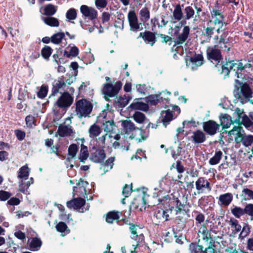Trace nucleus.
Returning a JSON list of instances; mask_svg holds the SVG:
<instances>
[{"mask_svg":"<svg viewBox=\"0 0 253 253\" xmlns=\"http://www.w3.org/2000/svg\"><path fill=\"white\" fill-rule=\"evenodd\" d=\"M231 49L230 44L227 41L221 36L217 44L207 48L206 53L207 59L211 62H217L215 65L218 74L223 76L224 80L230 77V74L235 66V60H231L229 57H226L223 60L221 49L229 51Z\"/></svg>","mask_w":253,"mask_h":253,"instance_id":"1","label":"nucleus"},{"mask_svg":"<svg viewBox=\"0 0 253 253\" xmlns=\"http://www.w3.org/2000/svg\"><path fill=\"white\" fill-rule=\"evenodd\" d=\"M76 141H80V150L78 158H105L106 153L103 147L99 145H93L88 149L87 146L85 145V139L84 138H77Z\"/></svg>","mask_w":253,"mask_h":253,"instance_id":"2","label":"nucleus"},{"mask_svg":"<svg viewBox=\"0 0 253 253\" xmlns=\"http://www.w3.org/2000/svg\"><path fill=\"white\" fill-rule=\"evenodd\" d=\"M235 83L233 92L237 99L243 100L242 96L247 99L253 97V92L249 85L250 83L247 81L243 83L238 79L235 80Z\"/></svg>","mask_w":253,"mask_h":253,"instance_id":"3","label":"nucleus"},{"mask_svg":"<svg viewBox=\"0 0 253 253\" xmlns=\"http://www.w3.org/2000/svg\"><path fill=\"white\" fill-rule=\"evenodd\" d=\"M93 106L86 99H81L76 102V112L79 118L89 117Z\"/></svg>","mask_w":253,"mask_h":253,"instance_id":"4","label":"nucleus"},{"mask_svg":"<svg viewBox=\"0 0 253 253\" xmlns=\"http://www.w3.org/2000/svg\"><path fill=\"white\" fill-rule=\"evenodd\" d=\"M122 87V83L120 81H117L114 85L111 83H105L103 84L102 89V93L106 101H110V97L116 96Z\"/></svg>","mask_w":253,"mask_h":253,"instance_id":"5","label":"nucleus"},{"mask_svg":"<svg viewBox=\"0 0 253 253\" xmlns=\"http://www.w3.org/2000/svg\"><path fill=\"white\" fill-rule=\"evenodd\" d=\"M237 63H235L237 65V70L235 71V76L237 79H241L243 82L247 81L249 83H252L253 81V76L251 74L249 75H245V65L243 64L241 60H237Z\"/></svg>","mask_w":253,"mask_h":253,"instance_id":"6","label":"nucleus"},{"mask_svg":"<svg viewBox=\"0 0 253 253\" xmlns=\"http://www.w3.org/2000/svg\"><path fill=\"white\" fill-rule=\"evenodd\" d=\"M127 17L130 31L137 32L143 30V27L140 26L141 23L138 22V18L134 10L130 11L128 12Z\"/></svg>","mask_w":253,"mask_h":253,"instance_id":"7","label":"nucleus"},{"mask_svg":"<svg viewBox=\"0 0 253 253\" xmlns=\"http://www.w3.org/2000/svg\"><path fill=\"white\" fill-rule=\"evenodd\" d=\"M220 125L213 120H210L203 123L204 131L209 135H215L219 131Z\"/></svg>","mask_w":253,"mask_h":253,"instance_id":"8","label":"nucleus"},{"mask_svg":"<svg viewBox=\"0 0 253 253\" xmlns=\"http://www.w3.org/2000/svg\"><path fill=\"white\" fill-rule=\"evenodd\" d=\"M73 102V97L68 91L62 93L60 97L57 99L56 104L60 108L66 109L69 107Z\"/></svg>","mask_w":253,"mask_h":253,"instance_id":"9","label":"nucleus"},{"mask_svg":"<svg viewBox=\"0 0 253 253\" xmlns=\"http://www.w3.org/2000/svg\"><path fill=\"white\" fill-rule=\"evenodd\" d=\"M157 34L156 32L146 30L143 32H140L137 39L141 38L146 43L150 44L151 46H153L157 42L156 35Z\"/></svg>","mask_w":253,"mask_h":253,"instance_id":"10","label":"nucleus"},{"mask_svg":"<svg viewBox=\"0 0 253 253\" xmlns=\"http://www.w3.org/2000/svg\"><path fill=\"white\" fill-rule=\"evenodd\" d=\"M155 192L153 193L154 197H160L162 194H166L170 191V187L166 179L159 181V186L154 189Z\"/></svg>","mask_w":253,"mask_h":253,"instance_id":"11","label":"nucleus"},{"mask_svg":"<svg viewBox=\"0 0 253 253\" xmlns=\"http://www.w3.org/2000/svg\"><path fill=\"white\" fill-rule=\"evenodd\" d=\"M236 143H241L246 147H248L253 143V135L242 134L241 131H238L237 133V136L235 138Z\"/></svg>","mask_w":253,"mask_h":253,"instance_id":"12","label":"nucleus"},{"mask_svg":"<svg viewBox=\"0 0 253 253\" xmlns=\"http://www.w3.org/2000/svg\"><path fill=\"white\" fill-rule=\"evenodd\" d=\"M196 188L198 194L203 192L206 189L210 191L211 189L210 182L205 177H200L195 182Z\"/></svg>","mask_w":253,"mask_h":253,"instance_id":"13","label":"nucleus"},{"mask_svg":"<svg viewBox=\"0 0 253 253\" xmlns=\"http://www.w3.org/2000/svg\"><path fill=\"white\" fill-rule=\"evenodd\" d=\"M85 201L82 198H74L72 200L67 202V207L69 209H74V210H78L80 212H84L82 210L81 211L82 208L85 205Z\"/></svg>","mask_w":253,"mask_h":253,"instance_id":"14","label":"nucleus"},{"mask_svg":"<svg viewBox=\"0 0 253 253\" xmlns=\"http://www.w3.org/2000/svg\"><path fill=\"white\" fill-rule=\"evenodd\" d=\"M217 199L219 206L221 207H227L233 201V195L231 193H226L220 195Z\"/></svg>","mask_w":253,"mask_h":253,"instance_id":"15","label":"nucleus"},{"mask_svg":"<svg viewBox=\"0 0 253 253\" xmlns=\"http://www.w3.org/2000/svg\"><path fill=\"white\" fill-rule=\"evenodd\" d=\"M88 185V183L84 181L82 179L77 184V186L73 187V193L74 195L77 196H84L86 195V186Z\"/></svg>","mask_w":253,"mask_h":253,"instance_id":"16","label":"nucleus"},{"mask_svg":"<svg viewBox=\"0 0 253 253\" xmlns=\"http://www.w3.org/2000/svg\"><path fill=\"white\" fill-rule=\"evenodd\" d=\"M80 10L83 15L90 20L95 19L97 16V10L86 5H82L80 7Z\"/></svg>","mask_w":253,"mask_h":253,"instance_id":"17","label":"nucleus"},{"mask_svg":"<svg viewBox=\"0 0 253 253\" xmlns=\"http://www.w3.org/2000/svg\"><path fill=\"white\" fill-rule=\"evenodd\" d=\"M211 14L212 18L214 19V20L213 21L210 20L208 24L213 22L215 25L217 24L223 25L224 17L219 10L216 8H213L211 11Z\"/></svg>","mask_w":253,"mask_h":253,"instance_id":"18","label":"nucleus"},{"mask_svg":"<svg viewBox=\"0 0 253 253\" xmlns=\"http://www.w3.org/2000/svg\"><path fill=\"white\" fill-rule=\"evenodd\" d=\"M66 54L67 50L63 49L62 47L56 48L55 53L52 55L53 61L58 65L64 63V57H66Z\"/></svg>","mask_w":253,"mask_h":253,"instance_id":"19","label":"nucleus"},{"mask_svg":"<svg viewBox=\"0 0 253 253\" xmlns=\"http://www.w3.org/2000/svg\"><path fill=\"white\" fill-rule=\"evenodd\" d=\"M236 113L237 118L234 120H233V124L235 123L238 125V126H234L233 128L229 131V133L230 134H233L234 131H237V132L238 131H241V130L242 129L241 127V125H242V121L241 122L240 121L241 118L243 117H242V113L241 112L240 109L238 108L236 109Z\"/></svg>","mask_w":253,"mask_h":253,"instance_id":"20","label":"nucleus"},{"mask_svg":"<svg viewBox=\"0 0 253 253\" xmlns=\"http://www.w3.org/2000/svg\"><path fill=\"white\" fill-rule=\"evenodd\" d=\"M131 99V97L128 95H120L116 97L114 100V104L118 108H124L128 104Z\"/></svg>","mask_w":253,"mask_h":253,"instance_id":"21","label":"nucleus"},{"mask_svg":"<svg viewBox=\"0 0 253 253\" xmlns=\"http://www.w3.org/2000/svg\"><path fill=\"white\" fill-rule=\"evenodd\" d=\"M189 33V27L188 26H184L181 34L177 37L176 41L175 42L174 45H180L185 42L188 38Z\"/></svg>","mask_w":253,"mask_h":253,"instance_id":"22","label":"nucleus"},{"mask_svg":"<svg viewBox=\"0 0 253 253\" xmlns=\"http://www.w3.org/2000/svg\"><path fill=\"white\" fill-rule=\"evenodd\" d=\"M191 138L194 143L200 144L205 141L206 140V136L204 132L198 129L193 132Z\"/></svg>","mask_w":253,"mask_h":253,"instance_id":"23","label":"nucleus"},{"mask_svg":"<svg viewBox=\"0 0 253 253\" xmlns=\"http://www.w3.org/2000/svg\"><path fill=\"white\" fill-rule=\"evenodd\" d=\"M220 119V126H222V129L229 128L231 125L233 124V120L231 117L227 114H221L219 117Z\"/></svg>","mask_w":253,"mask_h":253,"instance_id":"24","label":"nucleus"},{"mask_svg":"<svg viewBox=\"0 0 253 253\" xmlns=\"http://www.w3.org/2000/svg\"><path fill=\"white\" fill-rule=\"evenodd\" d=\"M93 162L96 163H99L101 164V167L100 169H103L104 170L108 171L112 168L113 166V161L114 159H91Z\"/></svg>","mask_w":253,"mask_h":253,"instance_id":"25","label":"nucleus"},{"mask_svg":"<svg viewBox=\"0 0 253 253\" xmlns=\"http://www.w3.org/2000/svg\"><path fill=\"white\" fill-rule=\"evenodd\" d=\"M66 86V83L62 78H60L58 80L55 81L52 84L51 95L55 96L59 92V89Z\"/></svg>","mask_w":253,"mask_h":253,"instance_id":"26","label":"nucleus"},{"mask_svg":"<svg viewBox=\"0 0 253 253\" xmlns=\"http://www.w3.org/2000/svg\"><path fill=\"white\" fill-rule=\"evenodd\" d=\"M29 249L32 251L39 250L42 246V242L40 238L37 237L32 238L28 240Z\"/></svg>","mask_w":253,"mask_h":253,"instance_id":"27","label":"nucleus"},{"mask_svg":"<svg viewBox=\"0 0 253 253\" xmlns=\"http://www.w3.org/2000/svg\"><path fill=\"white\" fill-rule=\"evenodd\" d=\"M245 208H243L234 205H233L230 208V211L232 214L236 218H240L242 216L245 214Z\"/></svg>","mask_w":253,"mask_h":253,"instance_id":"28","label":"nucleus"},{"mask_svg":"<svg viewBox=\"0 0 253 253\" xmlns=\"http://www.w3.org/2000/svg\"><path fill=\"white\" fill-rule=\"evenodd\" d=\"M125 133L129 134L134 130L138 129L135 127L133 123L130 120H124L122 123Z\"/></svg>","mask_w":253,"mask_h":253,"instance_id":"29","label":"nucleus"},{"mask_svg":"<svg viewBox=\"0 0 253 253\" xmlns=\"http://www.w3.org/2000/svg\"><path fill=\"white\" fill-rule=\"evenodd\" d=\"M57 133L58 135L62 137L70 136L73 133V130L71 127H69L67 126L60 125L58 126Z\"/></svg>","mask_w":253,"mask_h":253,"instance_id":"30","label":"nucleus"},{"mask_svg":"<svg viewBox=\"0 0 253 253\" xmlns=\"http://www.w3.org/2000/svg\"><path fill=\"white\" fill-rule=\"evenodd\" d=\"M129 108L131 110H142L143 111H147L149 109V106L147 104L142 102H134L132 103L129 106Z\"/></svg>","mask_w":253,"mask_h":253,"instance_id":"31","label":"nucleus"},{"mask_svg":"<svg viewBox=\"0 0 253 253\" xmlns=\"http://www.w3.org/2000/svg\"><path fill=\"white\" fill-rule=\"evenodd\" d=\"M168 98H163L160 96V94L150 95L147 97V102L151 105H156L159 102L162 101L164 99L167 100Z\"/></svg>","mask_w":253,"mask_h":253,"instance_id":"32","label":"nucleus"},{"mask_svg":"<svg viewBox=\"0 0 253 253\" xmlns=\"http://www.w3.org/2000/svg\"><path fill=\"white\" fill-rule=\"evenodd\" d=\"M130 238L136 242L135 244H133V246L135 247V249L137 247L142 246L144 243V236L143 234L131 235Z\"/></svg>","mask_w":253,"mask_h":253,"instance_id":"33","label":"nucleus"},{"mask_svg":"<svg viewBox=\"0 0 253 253\" xmlns=\"http://www.w3.org/2000/svg\"><path fill=\"white\" fill-rule=\"evenodd\" d=\"M140 20L143 23H146L150 17V12L146 7H143L139 12Z\"/></svg>","mask_w":253,"mask_h":253,"instance_id":"34","label":"nucleus"},{"mask_svg":"<svg viewBox=\"0 0 253 253\" xmlns=\"http://www.w3.org/2000/svg\"><path fill=\"white\" fill-rule=\"evenodd\" d=\"M79 145H80L79 143H78V145L75 143H72L69 145L68 149V155L69 156L71 157V158H75L78 152L79 153ZM79 155V154L78 155Z\"/></svg>","mask_w":253,"mask_h":253,"instance_id":"35","label":"nucleus"},{"mask_svg":"<svg viewBox=\"0 0 253 253\" xmlns=\"http://www.w3.org/2000/svg\"><path fill=\"white\" fill-rule=\"evenodd\" d=\"M120 212L111 211L106 214V221L109 223H112L114 220H118L120 218Z\"/></svg>","mask_w":253,"mask_h":253,"instance_id":"36","label":"nucleus"},{"mask_svg":"<svg viewBox=\"0 0 253 253\" xmlns=\"http://www.w3.org/2000/svg\"><path fill=\"white\" fill-rule=\"evenodd\" d=\"M53 52L52 48L48 45H44L41 49V55L45 60H49Z\"/></svg>","mask_w":253,"mask_h":253,"instance_id":"37","label":"nucleus"},{"mask_svg":"<svg viewBox=\"0 0 253 253\" xmlns=\"http://www.w3.org/2000/svg\"><path fill=\"white\" fill-rule=\"evenodd\" d=\"M188 60L192 63H194L197 66H201L203 63L204 57L202 54H195L193 57H189V59H186V62H187Z\"/></svg>","mask_w":253,"mask_h":253,"instance_id":"38","label":"nucleus"},{"mask_svg":"<svg viewBox=\"0 0 253 253\" xmlns=\"http://www.w3.org/2000/svg\"><path fill=\"white\" fill-rule=\"evenodd\" d=\"M44 22L50 27H58L59 25L58 20L53 17L47 16L43 18Z\"/></svg>","mask_w":253,"mask_h":253,"instance_id":"39","label":"nucleus"},{"mask_svg":"<svg viewBox=\"0 0 253 253\" xmlns=\"http://www.w3.org/2000/svg\"><path fill=\"white\" fill-rule=\"evenodd\" d=\"M165 115L163 117L162 122L165 126H167L173 119V112L168 109L165 111Z\"/></svg>","mask_w":253,"mask_h":253,"instance_id":"40","label":"nucleus"},{"mask_svg":"<svg viewBox=\"0 0 253 253\" xmlns=\"http://www.w3.org/2000/svg\"><path fill=\"white\" fill-rule=\"evenodd\" d=\"M64 38L65 33L63 32L54 34L51 36V42L55 44H59Z\"/></svg>","mask_w":253,"mask_h":253,"instance_id":"41","label":"nucleus"},{"mask_svg":"<svg viewBox=\"0 0 253 253\" xmlns=\"http://www.w3.org/2000/svg\"><path fill=\"white\" fill-rule=\"evenodd\" d=\"M242 125L249 130L253 131V122L246 115H244L242 117Z\"/></svg>","mask_w":253,"mask_h":253,"instance_id":"42","label":"nucleus"},{"mask_svg":"<svg viewBox=\"0 0 253 253\" xmlns=\"http://www.w3.org/2000/svg\"><path fill=\"white\" fill-rule=\"evenodd\" d=\"M25 123L27 126L29 128H33L37 125V120L32 115H28L25 117Z\"/></svg>","mask_w":253,"mask_h":253,"instance_id":"43","label":"nucleus"},{"mask_svg":"<svg viewBox=\"0 0 253 253\" xmlns=\"http://www.w3.org/2000/svg\"><path fill=\"white\" fill-rule=\"evenodd\" d=\"M29 175V171L28 168L26 166H23L21 167L19 171L18 177L21 180L27 179Z\"/></svg>","mask_w":253,"mask_h":253,"instance_id":"44","label":"nucleus"},{"mask_svg":"<svg viewBox=\"0 0 253 253\" xmlns=\"http://www.w3.org/2000/svg\"><path fill=\"white\" fill-rule=\"evenodd\" d=\"M158 37L161 39L160 42L165 43L166 45H171L173 42L172 38L167 35L163 34H158Z\"/></svg>","mask_w":253,"mask_h":253,"instance_id":"45","label":"nucleus"},{"mask_svg":"<svg viewBox=\"0 0 253 253\" xmlns=\"http://www.w3.org/2000/svg\"><path fill=\"white\" fill-rule=\"evenodd\" d=\"M191 5H193L194 9L196 11V14L195 16V19H199L201 16L205 15V12L203 11V6L202 5L197 3H192Z\"/></svg>","mask_w":253,"mask_h":253,"instance_id":"46","label":"nucleus"},{"mask_svg":"<svg viewBox=\"0 0 253 253\" xmlns=\"http://www.w3.org/2000/svg\"><path fill=\"white\" fill-rule=\"evenodd\" d=\"M203 247L196 243H191L189 246V250L190 253H198L203 251Z\"/></svg>","mask_w":253,"mask_h":253,"instance_id":"47","label":"nucleus"},{"mask_svg":"<svg viewBox=\"0 0 253 253\" xmlns=\"http://www.w3.org/2000/svg\"><path fill=\"white\" fill-rule=\"evenodd\" d=\"M132 118L136 123L139 124L143 123L146 119V116L144 114L139 111L135 112Z\"/></svg>","mask_w":253,"mask_h":253,"instance_id":"48","label":"nucleus"},{"mask_svg":"<svg viewBox=\"0 0 253 253\" xmlns=\"http://www.w3.org/2000/svg\"><path fill=\"white\" fill-rule=\"evenodd\" d=\"M88 132L90 136L96 137L100 134L101 129L98 125L94 124L90 126Z\"/></svg>","mask_w":253,"mask_h":253,"instance_id":"49","label":"nucleus"},{"mask_svg":"<svg viewBox=\"0 0 253 253\" xmlns=\"http://www.w3.org/2000/svg\"><path fill=\"white\" fill-rule=\"evenodd\" d=\"M43 10L44 15L51 16L56 13L57 9L54 5L48 4L45 5Z\"/></svg>","mask_w":253,"mask_h":253,"instance_id":"50","label":"nucleus"},{"mask_svg":"<svg viewBox=\"0 0 253 253\" xmlns=\"http://www.w3.org/2000/svg\"><path fill=\"white\" fill-rule=\"evenodd\" d=\"M157 218L164 220V221H168L169 220V215L168 211L163 210H159L155 214Z\"/></svg>","mask_w":253,"mask_h":253,"instance_id":"51","label":"nucleus"},{"mask_svg":"<svg viewBox=\"0 0 253 253\" xmlns=\"http://www.w3.org/2000/svg\"><path fill=\"white\" fill-rule=\"evenodd\" d=\"M48 87L46 84H42L39 90V91L37 92V96L41 99L44 98L48 93Z\"/></svg>","mask_w":253,"mask_h":253,"instance_id":"52","label":"nucleus"},{"mask_svg":"<svg viewBox=\"0 0 253 253\" xmlns=\"http://www.w3.org/2000/svg\"><path fill=\"white\" fill-rule=\"evenodd\" d=\"M229 224L232 228H233L236 232H239L241 230V226L239 224L238 220L234 218H230L229 221Z\"/></svg>","mask_w":253,"mask_h":253,"instance_id":"53","label":"nucleus"},{"mask_svg":"<svg viewBox=\"0 0 253 253\" xmlns=\"http://www.w3.org/2000/svg\"><path fill=\"white\" fill-rule=\"evenodd\" d=\"M183 13L180 4L176 5L173 12V16L174 18L178 21L181 19Z\"/></svg>","mask_w":253,"mask_h":253,"instance_id":"54","label":"nucleus"},{"mask_svg":"<svg viewBox=\"0 0 253 253\" xmlns=\"http://www.w3.org/2000/svg\"><path fill=\"white\" fill-rule=\"evenodd\" d=\"M251 232V227L248 224H245L242 230L239 235V237L241 239H244L248 236Z\"/></svg>","mask_w":253,"mask_h":253,"instance_id":"55","label":"nucleus"},{"mask_svg":"<svg viewBox=\"0 0 253 253\" xmlns=\"http://www.w3.org/2000/svg\"><path fill=\"white\" fill-rule=\"evenodd\" d=\"M158 198H159L158 199L159 203L163 205H168L170 200V197L168 194H162V195Z\"/></svg>","mask_w":253,"mask_h":253,"instance_id":"56","label":"nucleus"},{"mask_svg":"<svg viewBox=\"0 0 253 253\" xmlns=\"http://www.w3.org/2000/svg\"><path fill=\"white\" fill-rule=\"evenodd\" d=\"M79 53V48L74 45L70 48L69 51H67L66 57L68 58H70L71 57H75L77 56Z\"/></svg>","mask_w":253,"mask_h":253,"instance_id":"57","label":"nucleus"},{"mask_svg":"<svg viewBox=\"0 0 253 253\" xmlns=\"http://www.w3.org/2000/svg\"><path fill=\"white\" fill-rule=\"evenodd\" d=\"M124 16L120 15L118 17L114 22V26L116 28L122 30L124 29Z\"/></svg>","mask_w":253,"mask_h":253,"instance_id":"58","label":"nucleus"},{"mask_svg":"<svg viewBox=\"0 0 253 253\" xmlns=\"http://www.w3.org/2000/svg\"><path fill=\"white\" fill-rule=\"evenodd\" d=\"M184 12L186 14L185 18L189 20L194 17L195 14V10L191 6H186L184 9Z\"/></svg>","mask_w":253,"mask_h":253,"instance_id":"59","label":"nucleus"},{"mask_svg":"<svg viewBox=\"0 0 253 253\" xmlns=\"http://www.w3.org/2000/svg\"><path fill=\"white\" fill-rule=\"evenodd\" d=\"M243 195L245 200H253V191L248 188H244L242 190Z\"/></svg>","mask_w":253,"mask_h":253,"instance_id":"60","label":"nucleus"},{"mask_svg":"<svg viewBox=\"0 0 253 253\" xmlns=\"http://www.w3.org/2000/svg\"><path fill=\"white\" fill-rule=\"evenodd\" d=\"M245 208V214L249 215L251 220H253V204H247Z\"/></svg>","mask_w":253,"mask_h":253,"instance_id":"61","label":"nucleus"},{"mask_svg":"<svg viewBox=\"0 0 253 253\" xmlns=\"http://www.w3.org/2000/svg\"><path fill=\"white\" fill-rule=\"evenodd\" d=\"M66 18L70 20H74L77 17V12L75 9L70 8L66 14Z\"/></svg>","mask_w":253,"mask_h":253,"instance_id":"62","label":"nucleus"},{"mask_svg":"<svg viewBox=\"0 0 253 253\" xmlns=\"http://www.w3.org/2000/svg\"><path fill=\"white\" fill-rule=\"evenodd\" d=\"M14 134L17 139L19 141L23 140L26 136L25 132L19 129L14 130Z\"/></svg>","mask_w":253,"mask_h":253,"instance_id":"63","label":"nucleus"},{"mask_svg":"<svg viewBox=\"0 0 253 253\" xmlns=\"http://www.w3.org/2000/svg\"><path fill=\"white\" fill-rule=\"evenodd\" d=\"M26 97L28 98L29 97L28 96L27 90L24 89H22V88H19V94L18 96V100L24 101L26 100Z\"/></svg>","mask_w":253,"mask_h":253,"instance_id":"64","label":"nucleus"}]
</instances>
